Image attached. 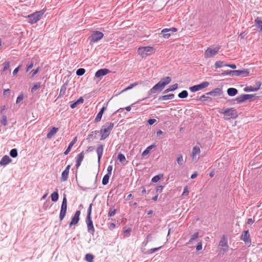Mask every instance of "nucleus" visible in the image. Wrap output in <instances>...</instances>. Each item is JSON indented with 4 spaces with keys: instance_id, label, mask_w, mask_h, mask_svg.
I'll list each match as a JSON object with an SVG mask.
<instances>
[{
    "instance_id": "f257e3e1",
    "label": "nucleus",
    "mask_w": 262,
    "mask_h": 262,
    "mask_svg": "<svg viewBox=\"0 0 262 262\" xmlns=\"http://www.w3.org/2000/svg\"><path fill=\"white\" fill-rule=\"evenodd\" d=\"M171 80V79L170 77H166L162 78L148 92L147 97L138 100L136 101V103H139L141 101L149 98L150 96L152 94H155L161 91L167 84L170 82Z\"/></svg>"
},
{
    "instance_id": "f03ea898",
    "label": "nucleus",
    "mask_w": 262,
    "mask_h": 262,
    "mask_svg": "<svg viewBox=\"0 0 262 262\" xmlns=\"http://www.w3.org/2000/svg\"><path fill=\"white\" fill-rule=\"evenodd\" d=\"M114 126V123L112 122H106L103 126L99 132L101 134V140H105L110 134Z\"/></svg>"
},
{
    "instance_id": "7ed1b4c3",
    "label": "nucleus",
    "mask_w": 262,
    "mask_h": 262,
    "mask_svg": "<svg viewBox=\"0 0 262 262\" xmlns=\"http://www.w3.org/2000/svg\"><path fill=\"white\" fill-rule=\"evenodd\" d=\"M249 74L248 69H242L241 70L227 71L222 73L223 75H231L232 76L247 77Z\"/></svg>"
},
{
    "instance_id": "20e7f679",
    "label": "nucleus",
    "mask_w": 262,
    "mask_h": 262,
    "mask_svg": "<svg viewBox=\"0 0 262 262\" xmlns=\"http://www.w3.org/2000/svg\"><path fill=\"white\" fill-rule=\"evenodd\" d=\"M45 12V10H42L29 15L27 16L28 18V22L32 24L37 23L39 20H40Z\"/></svg>"
},
{
    "instance_id": "39448f33",
    "label": "nucleus",
    "mask_w": 262,
    "mask_h": 262,
    "mask_svg": "<svg viewBox=\"0 0 262 262\" xmlns=\"http://www.w3.org/2000/svg\"><path fill=\"white\" fill-rule=\"evenodd\" d=\"M220 113L224 115V118L227 120L235 119L238 116L236 111L233 108H227L222 111Z\"/></svg>"
},
{
    "instance_id": "423d86ee",
    "label": "nucleus",
    "mask_w": 262,
    "mask_h": 262,
    "mask_svg": "<svg viewBox=\"0 0 262 262\" xmlns=\"http://www.w3.org/2000/svg\"><path fill=\"white\" fill-rule=\"evenodd\" d=\"M256 97V94H242L237 97L236 100L238 103H241L246 100H248L250 102L252 101L255 100Z\"/></svg>"
},
{
    "instance_id": "0eeeda50",
    "label": "nucleus",
    "mask_w": 262,
    "mask_h": 262,
    "mask_svg": "<svg viewBox=\"0 0 262 262\" xmlns=\"http://www.w3.org/2000/svg\"><path fill=\"white\" fill-rule=\"evenodd\" d=\"M154 48L149 46L140 47L138 49V53L140 56L144 57L150 55L154 52Z\"/></svg>"
},
{
    "instance_id": "6e6552de",
    "label": "nucleus",
    "mask_w": 262,
    "mask_h": 262,
    "mask_svg": "<svg viewBox=\"0 0 262 262\" xmlns=\"http://www.w3.org/2000/svg\"><path fill=\"white\" fill-rule=\"evenodd\" d=\"M67 210V199L66 196L64 195L61 205V209L59 214L60 221H62L65 217Z\"/></svg>"
},
{
    "instance_id": "1a4fd4ad",
    "label": "nucleus",
    "mask_w": 262,
    "mask_h": 262,
    "mask_svg": "<svg viewBox=\"0 0 262 262\" xmlns=\"http://www.w3.org/2000/svg\"><path fill=\"white\" fill-rule=\"evenodd\" d=\"M103 33L99 31H94L89 37L90 43L96 42L101 39L103 37Z\"/></svg>"
},
{
    "instance_id": "9d476101",
    "label": "nucleus",
    "mask_w": 262,
    "mask_h": 262,
    "mask_svg": "<svg viewBox=\"0 0 262 262\" xmlns=\"http://www.w3.org/2000/svg\"><path fill=\"white\" fill-rule=\"evenodd\" d=\"M220 47H216L214 49L208 48L204 53V57L205 58H209L213 57L217 54Z\"/></svg>"
},
{
    "instance_id": "9b49d317",
    "label": "nucleus",
    "mask_w": 262,
    "mask_h": 262,
    "mask_svg": "<svg viewBox=\"0 0 262 262\" xmlns=\"http://www.w3.org/2000/svg\"><path fill=\"white\" fill-rule=\"evenodd\" d=\"M209 85V83L208 81H204L199 84L190 87L189 89L191 92H195L204 88H207Z\"/></svg>"
},
{
    "instance_id": "f8f14e48",
    "label": "nucleus",
    "mask_w": 262,
    "mask_h": 262,
    "mask_svg": "<svg viewBox=\"0 0 262 262\" xmlns=\"http://www.w3.org/2000/svg\"><path fill=\"white\" fill-rule=\"evenodd\" d=\"M241 239L246 244L249 246L251 244L250 234L248 230H245L243 232L241 235Z\"/></svg>"
},
{
    "instance_id": "ddd939ff",
    "label": "nucleus",
    "mask_w": 262,
    "mask_h": 262,
    "mask_svg": "<svg viewBox=\"0 0 262 262\" xmlns=\"http://www.w3.org/2000/svg\"><path fill=\"white\" fill-rule=\"evenodd\" d=\"M85 222L88 227V232L93 235L95 232V228L93 225V223L92 219L86 218Z\"/></svg>"
},
{
    "instance_id": "4468645a",
    "label": "nucleus",
    "mask_w": 262,
    "mask_h": 262,
    "mask_svg": "<svg viewBox=\"0 0 262 262\" xmlns=\"http://www.w3.org/2000/svg\"><path fill=\"white\" fill-rule=\"evenodd\" d=\"M219 247L222 249L224 252H226L228 250L227 239L225 238L224 235L222 237L220 241Z\"/></svg>"
},
{
    "instance_id": "2eb2a0df",
    "label": "nucleus",
    "mask_w": 262,
    "mask_h": 262,
    "mask_svg": "<svg viewBox=\"0 0 262 262\" xmlns=\"http://www.w3.org/2000/svg\"><path fill=\"white\" fill-rule=\"evenodd\" d=\"M80 214V210H77L76 212L75 213L74 216L72 218V220L71 222L70 223L69 226L71 227L73 225L77 224L79 220V216Z\"/></svg>"
},
{
    "instance_id": "dca6fc26",
    "label": "nucleus",
    "mask_w": 262,
    "mask_h": 262,
    "mask_svg": "<svg viewBox=\"0 0 262 262\" xmlns=\"http://www.w3.org/2000/svg\"><path fill=\"white\" fill-rule=\"evenodd\" d=\"M200 148L199 146H195L192 148V151L191 154V158L192 160H198L199 158V155L200 154Z\"/></svg>"
},
{
    "instance_id": "f3484780",
    "label": "nucleus",
    "mask_w": 262,
    "mask_h": 262,
    "mask_svg": "<svg viewBox=\"0 0 262 262\" xmlns=\"http://www.w3.org/2000/svg\"><path fill=\"white\" fill-rule=\"evenodd\" d=\"M261 83L260 81L256 82V86L253 87L252 86H246L244 89V91L246 92H255L260 89Z\"/></svg>"
},
{
    "instance_id": "a211bd4d",
    "label": "nucleus",
    "mask_w": 262,
    "mask_h": 262,
    "mask_svg": "<svg viewBox=\"0 0 262 262\" xmlns=\"http://www.w3.org/2000/svg\"><path fill=\"white\" fill-rule=\"evenodd\" d=\"M110 72V71L107 69H101L98 70L95 75V76L97 78H101V77L106 75Z\"/></svg>"
},
{
    "instance_id": "6ab92c4d",
    "label": "nucleus",
    "mask_w": 262,
    "mask_h": 262,
    "mask_svg": "<svg viewBox=\"0 0 262 262\" xmlns=\"http://www.w3.org/2000/svg\"><path fill=\"white\" fill-rule=\"evenodd\" d=\"M84 158V152L82 151L79 154H78L76 157V168H78L80 166L81 162L83 161Z\"/></svg>"
},
{
    "instance_id": "aec40b11",
    "label": "nucleus",
    "mask_w": 262,
    "mask_h": 262,
    "mask_svg": "<svg viewBox=\"0 0 262 262\" xmlns=\"http://www.w3.org/2000/svg\"><path fill=\"white\" fill-rule=\"evenodd\" d=\"M103 145L102 144H99L98 145L96 149V152L98 156V161L99 163L100 162V159L103 155Z\"/></svg>"
},
{
    "instance_id": "412c9836",
    "label": "nucleus",
    "mask_w": 262,
    "mask_h": 262,
    "mask_svg": "<svg viewBox=\"0 0 262 262\" xmlns=\"http://www.w3.org/2000/svg\"><path fill=\"white\" fill-rule=\"evenodd\" d=\"M222 93V90L220 88H215L212 91L206 93V95H209L213 96H220Z\"/></svg>"
},
{
    "instance_id": "4be33fe9",
    "label": "nucleus",
    "mask_w": 262,
    "mask_h": 262,
    "mask_svg": "<svg viewBox=\"0 0 262 262\" xmlns=\"http://www.w3.org/2000/svg\"><path fill=\"white\" fill-rule=\"evenodd\" d=\"M12 161L11 159L8 156H4L0 161V165L2 166H6Z\"/></svg>"
},
{
    "instance_id": "5701e85b",
    "label": "nucleus",
    "mask_w": 262,
    "mask_h": 262,
    "mask_svg": "<svg viewBox=\"0 0 262 262\" xmlns=\"http://www.w3.org/2000/svg\"><path fill=\"white\" fill-rule=\"evenodd\" d=\"M58 128L55 127H53L50 128V130L47 134V137L48 139H51L52 137L57 133Z\"/></svg>"
},
{
    "instance_id": "b1692460",
    "label": "nucleus",
    "mask_w": 262,
    "mask_h": 262,
    "mask_svg": "<svg viewBox=\"0 0 262 262\" xmlns=\"http://www.w3.org/2000/svg\"><path fill=\"white\" fill-rule=\"evenodd\" d=\"M106 109V107H105V106H103L101 108V109L99 112V113L97 114V115L95 119V122H98L101 120V119L102 118L103 114Z\"/></svg>"
},
{
    "instance_id": "393cba45",
    "label": "nucleus",
    "mask_w": 262,
    "mask_h": 262,
    "mask_svg": "<svg viewBox=\"0 0 262 262\" xmlns=\"http://www.w3.org/2000/svg\"><path fill=\"white\" fill-rule=\"evenodd\" d=\"M84 102V99L82 97H80L76 101L74 102H70V107L72 108H74L80 104H82Z\"/></svg>"
},
{
    "instance_id": "a878e982",
    "label": "nucleus",
    "mask_w": 262,
    "mask_h": 262,
    "mask_svg": "<svg viewBox=\"0 0 262 262\" xmlns=\"http://www.w3.org/2000/svg\"><path fill=\"white\" fill-rule=\"evenodd\" d=\"M77 139V137H75L74 138V139L72 141H71L69 144V146L67 148V149L65 150V151L64 152V155H67L69 152L71 151V148L72 147H73V146L75 144V143L76 142Z\"/></svg>"
},
{
    "instance_id": "bb28decb",
    "label": "nucleus",
    "mask_w": 262,
    "mask_h": 262,
    "mask_svg": "<svg viewBox=\"0 0 262 262\" xmlns=\"http://www.w3.org/2000/svg\"><path fill=\"white\" fill-rule=\"evenodd\" d=\"M174 95L173 94H170L169 95H163V96H160V97H159L158 100L159 101L167 100L169 99H172L174 98Z\"/></svg>"
},
{
    "instance_id": "cd10ccee",
    "label": "nucleus",
    "mask_w": 262,
    "mask_h": 262,
    "mask_svg": "<svg viewBox=\"0 0 262 262\" xmlns=\"http://www.w3.org/2000/svg\"><path fill=\"white\" fill-rule=\"evenodd\" d=\"M238 93V91L235 88H230L227 89V94L230 96H234Z\"/></svg>"
},
{
    "instance_id": "c85d7f7f",
    "label": "nucleus",
    "mask_w": 262,
    "mask_h": 262,
    "mask_svg": "<svg viewBox=\"0 0 262 262\" xmlns=\"http://www.w3.org/2000/svg\"><path fill=\"white\" fill-rule=\"evenodd\" d=\"M156 147V145L155 144H152L149 146H148L142 152V157H144L145 156H146L147 155H148L150 151L153 149L154 148H155Z\"/></svg>"
},
{
    "instance_id": "c756f323",
    "label": "nucleus",
    "mask_w": 262,
    "mask_h": 262,
    "mask_svg": "<svg viewBox=\"0 0 262 262\" xmlns=\"http://www.w3.org/2000/svg\"><path fill=\"white\" fill-rule=\"evenodd\" d=\"M254 21L259 31H262V20L261 18L257 17Z\"/></svg>"
},
{
    "instance_id": "7c9ffc66",
    "label": "nucleus",
    "mask_w": 262,
    "mask_h": 262,
    "mask_svg": "<svg viewBox=\"0 0 262 262\" xmlns=\"http://www.w3.org/2000/svg\"><path fill=\"white\" fill-rule=\"evenodd\" d=\"M178 87V84L177 83L174 84L172 85H171L169 88L166 89L163 93H167L169 92L174 91L175 90L177 89Z\"/></svg>"
},
{
    "instance_id": "2f4dec72",
    "label": "nucleus",
    "mask_w": 262,
    "mask_h": 262,
    "mask_svg": "<svg viewBox=\"0 0 262 262\" xmlns=\"http://www.w3.org/2000/svg\"><path fill=\"white\" fill-rule=\"evenodd\" d=\"M163 177V174H162V173H160L158 175H156L152 178L151 182L153 183H156V182H158Z\"/></svg>"
},
{
    "instance_id": "473e14b6",
    "label": "nucleus",
    "mask_w": 262,
    "mask_h": 262,
    "mask_svg": "<svg viewBox=\"0 0 262 262\" xmlns=\"http://www.w3.org/2000/svg\"><path fill=\"white\" fill-rule=\"evenodd\" d=\"M117 158L119 160V161L121 162L122 164H124V162H127L125 157L123 154L121 153L118 154Z\"/></svg>"
},
{
    "instance_id": "72a5a7b5",
    "label": "nucleus",
    "mask_w": 262,
    "mask_h": 262,
    "mask_svg": "<svg viewBox=\"0 0 262 262\" xmlns=\"http://www.w3.org/2000/svg\"><path fill=\"white\" fill-rule=\"evenodd\" d=\"M51 200L53 202H56L58 200L59 195L57 191H54L51 195Z\"/></svg>"
},
{
    "instance_id": "f704fd0d",
    "label": "nucleus",
    "mask_w": 262,
    "mask_h": 262,
    "mask_svg": "<svg viewBox=\"0 0 262 262\" xmlns=\"http://www.w3.org/2000/svg\"><path fill=\"white\" fill-rule=\"evenodd\" d=\"M69 172L63 170L61 174V181H66L68 179Z\"/></svg>"
},
{
    "instance_id": "c9c22d12",
    "label": "nucleus",
    "mask_w": 262,
    "mask_h": 262,
    "mask_svg": "<svg viewBox=\"0 0 262 262\" xmlns=\"http://www.w3.org/2000/svg\"><path fill=\"white\" fill-rule=\"evenodd\" d=\"M4 67L3 69V73L6 72L7 71L10 73V71L9 70L10 67V62L9 61L5 62L4 63Z\"/></svg>"
},
{
    "instance_id": "e433bc0d",
    "label": "nucleus",
    "mask_w": 262,
    "mask_h": 262,
    "mask_svg": "<svg viewBox=\"0 0 262 262\" xmlns=\"http://www.w3.org/2000/svg\"><path fill=\"white\" fill-rule=\"evenodd\" d=\"M188 95V92L186 90H184L178 94V97L180 98H186L187 97Z\"/></svg>"
},
{
    "instance_id": "4c0bfd02",
    "label": "nucleus",
    "mask_w": 262,
    "mask_h": 262,
    "mask_svg": "<svg viewBox=\"0 0 262 262\" xmlns=\"http://www.w3.org/2000/svg\"><path fill=\"white\" fill-rule=\"evenodd\" d=\"M110 175L106 174L102 179V183L103 185H106L108 183Z\"/></svg>"
},
{
    "instance_id": "58836bf2",
    "label": "nucleus",
    "mask_w": 262,
    "mask_h": 262,
    "mask_svg": "<svg viewBox=\"0 0 262 262\" xmlns=\"http://www.w3.org/2000/svg\"><path fill=\"white\" fill-rule=\"evenodd\" d=\"M94 256L91 254H86L85 256V259L88 262H93Z\"/></svg>"
},
{
    "instance_id": "ea45409f",
    "label": "nucleus",
    "mask_w": 262,
    "mask_h": 262,
    "mask_svg": "<svg viewBox=\"0 0 262 262\" xmlns=\"http://www.w3.org/2000/svg\"><path fill=\"white\" fill-rule=\"evenodd\" d=\"M17 155V150L16 148H13L10 151V156L12 158H16Z\"/></svg>"
},
{
    "instance_id": "a19ab883",
    "label": "nucleus",
    "mask_w": 262,
    "mask_h": 262,
    "mask_svg": "<svg viewBox=\"0 0 262 262\" xmlns=\"http://www.w3.org/2000/svg\"><path fill=\"white\" fill-rule=\"evenodd\" d=\"M225 64H226L224 63V61L219 60L215 62L214 66L216 68H220L225 66Z\"/></svg>"
},
{
    "instance_id": "79ce46f5",
    "label": "nucleus",
    "mask_w": 262,
    "mask_h": 262,
    "mask_svg": "<svg viewBox=\"0 0 262 262\" xmlns=\"http://www.w3.org/2000/svg\"><path fill=\"white\" fill-rule=\"evenodd\" d=\"M40 86H41V82H40L34 83V85L33 86V87L31 89V92L32 93H33L36 90L39 89L40 87Z\"/></svg>"
},
{
    "instance_id": "37998d69",
    "label": "nucleus",
    "mask_w": 262,
    "mask_h": 262,
    "mask_svg": "<svg viewBox=\"0 0 262 262\" xmlns=\"http://www.w3.org/2000/svg\"><path fill=\"white\" fill-rule=\"evenodd\" d=\"M138 84H139V83L138 82H134V83H132L131 84H130L128 86H127L126 88L124 89L122 91V92H125V91H126L127 90H129L133 89L134 87L138 85Z\"/></svg>"
},
{
    "instance_id": "c03bdc74",
    "label": "nucleus",
    "mask_w": 262,
    "mask_h": 262,
    "mask_svg": "<svg viewBox=\"0 0 262 262\" xmlns=\"http://www.w3.org/2000/svg\"><path fill=\"white\" fill-rule=\"evenodd\" d=\"M176 31H177V29L176 28L173 27V28H171L170 29H167V28L164 29L162 31V32H164V33L170 32H175Z\"/></svg>"
},
{
    "instance_id": "a18cd8bd",
    "label": "nucleus",
    "mask_w": 262,
    "mask_h": 262,
    "mask_svg": "<svg viewBox=\"0 0 262 262\" xmlns=\"http://www.w3.org/2000/svg\"><path fill=\"white\" fill-rule=\"evenodd\" d=\"M92 206H93V204L92 203L90 204L89 208L88 209L87 215H86V218H91Z\"/></svg>"
},
{
    "instance_id": "49530a36",
    "label": "nucleus",
    "mask_w": 262,
    "mask_h": 262,
    "mask_svg": "<svg viewBox=\"0 0 262 262\" xmlns=\"http://www.w3.org/2000/svg\"><path fill=\"white\" fill-rule=\"evenodd\" d=\"M99 133V132L98 130H95L93 132H92L89 135H88V138L89 139H92V138H96V136L94 135H96Z\"/></svg>"
},
{
    "instance_id": "de8ad7c7",
    "label": "nucleus",
    "mask_w": 262,
    "mask_h": 262,
    "mask_svg": "<svg viewBox=\"0 0 262 262\" xmlns=\"http://www.w3.org/2000/svg\"><path fill=\"white\" fill-rule=\"evenodd\" d=\"M85 72V70L84 69L80 68L76 71V75L78 76H82L84 74Z\"/></svg>"
},
{
    "instance_id": "09e8293b",
    "label": "nucleus",
    "mask_w": 262,
    "mask_h": 262,
    "mask_svg": "<svg viewBox=\"0 0 262 262\" xmlns=\"http://www.w3.org/2000/svg\"><path fill=\"white\" fill-rule=\"evenodd\" d=\"M66 89V86L64 85H63L61 87L59 97L62 96L65 94Z\"/></svg>"
},
{
    "instance_id": "8fccbe9b",
    "label": "nucleus",
    "mask_w": 262,
    "mask_h": 262,
    "mask_svg": "<svg viewBox=\"0 0 262 262\" xmlns=\"http://www.w3.org/2000/svg\"><path fill=\"white\" fill-rule=\"evenodd\" d=\"M199 236V233L196 232L191 236V237L189 241V243L192 242L193 241L196 239Z\"/></svg>"
},
{
    "instance_id": "3c124183",
    "label": "nucleus",
    "mask_w": 262,
    "mask_h": 262,
    "mask_svg": "<svg viewBox=\"0 0 262 262\" xmlns=\"http://www.w3.org/2000/svg\"><path fill=\"white\" fill-rule=\"evenodd\" d=\"M1 123L4 126L7 125V117L6 115H4L3 116V118L1 120Z\"/></svg>"
},
{
    "instance_id": "603ef678",
    "label": "nucleus",
    "mask_w": 262,
    "mask_h": 262,
    "mask_svg": "<svg viewBox=\"0 0 262 262\" xmlns=\"http://www.w3.org/2000/svg\"><path fill=\"white\" fill-rule=\"evenodd\" d=\"M24 99V94L23 93L19 94L17 97L16 101V103L18 104L22 101Z\"/></svg>"
},
{
    "instance_id": "864d4df0",
    "label": "nucleus",
    "mask_w": 262,
    "mask_h": 262,
    "mask_svg": "<svg viewBox=\"0 0 262 262\" xmlns=\"http://www.w3.org/2000/svg\"><path fill=\"white\" fill-rule=\"evenodd\" d=\"M162 248V246H160L159 247H158V248H151L150 249V250H148V254H151V253H153L156 251H158L159 250H160L161 248Z\"/></svg>"
},
{
    "instance_id": "5fc2aeb1",
    "label": "nucleus",
    "mask_w": 262,
    "mask_h": 262,
    "mask_svg": "<svg viewBox=\"0 0 262 262\" xmlns=\"http://www.w3.org/2000/svg\"><path fill=\"white\" fill-rule=\"evenodd\" d=\"M116 210L115 209L112 210V208H110L108 213V216L109 217H112L114 216L116 213Z\"/></svg>"
},
{
    "instance_id": "6e6d98bb",
    "label": "nucleus",
    "mask_w": 262,
    "mask_h": 262,
    "mask_svg": "<svg viewBox=\"0 0 262 262\" xmlns=\"http://www.w3.org/2000/svg\"><path fill=\"white\" fill-rule=\"evenodd\" d=\"M178 164L180 165H182L183 163V156L181 155L177 159Z\"/></svg>"
},
{
    "instance_id": "4d7b16f0",
    "label": "nucleus",
    "mask_w": 262,
    "mask_h": 262,
    "mask_svg": "<svg viewBox=\"0 0 262 262\" xmlns=\"http://www.w3.org/2000/svg\"><path fill=\"white\" fill-rule=\"evenodd\" d=\"M188 193H189V190H188V186H186L184 188V190H183V193H182V195L183 196H187V195H188Z\"/></svg>"
},
{
    "instance_id": "13d9d810",
    "label": "nucleus",
    "mask_w": 262,
    "mask_h": 262,
    "mask_svg": "<svg viewBox=\"0 0 262 262\" xmlns=\"http://www.w3.org/2000/svg\"><path fill=\"white\" fill-rule=\"evenodd\" d=\"M162 37L165 38H168L170 36V33L169 32H162Z\"/></svg>"
},
{
    "instance_id": "bf43d9fd",
    "label": "nucleus",
    "mask_w": 262,
    "mask_h": 262,
    "mask_svg": "<svg viewBox=\"0 0 262 262\" xmlns=\"http://www.w3.org/2000/svg\"><path fill=\"white\" fill-rule=\"evenodd\" d=\"M10 90L9 89H6V90H4V93H3V95L5 96L8 97L10 95Z\"/></svg>"
},
{
    "instance_id": "052dcab7",
    "label": "nucleus",
    "mask_w": 262,
    "mask_h": 262,
    "mask_svg": "<svg viewBox=\"0 0 262 262\" xmlns=\"http://www.w3.org/2000/svg\"><path fill=\"white\" fill-rule=\"evenodd\" d=\"M202 249V243L201 242H199L196 246V251H200Z\"/></svg>"
},
{
    "instance_id": "680f3d73",
    "label": "nucleus",
    "mask_w": 262,
    "mask_h": 262,
    "mask_svg": "<svg viewBox=\"0 0 262 262\" xmlns=\"http://www.w3.org/2000/svg\"><path fill=\"white\" fill-rule=\"evenodd\" d=\"M208 99H210V98L208 96H206V95H203L201 96L200 100L202 101H204L208 100Z\"/></svg>"
},
{
    "instance_id": "e2e57ef3",
    "label": "nucleus",
    "mask_w": 262,
    "mask_h": 262,
    "mask_svg": "<svg viewBox=\"0 0 262 262\" xmlns=\"http://www.w3.org/2000/svg\"><path fill=\"white\" fill-rule=\"evenodd\" d=\"M112 169H113V166L112 165H109L107 167V174L111 176L112 174Z\"/></svg>"
},
{
    "instance_id": "0e129e2a",
    "label": "nucleus",
    "mask_w": 262,
    "mask_h": 262,
    "mask_svg": "<svg viewBox=\"0 0 262 262\" xmlns=\"http://www.w3.org/2000/svg\"><path fill=\"white\" fill-rule=\"evenodd\" d=\"M163 188V187L162 185H159V186H157L156 188L157 192L161 193L162 191Z\"/></svg>"
},
{
    "instance_id": "69168bd1",
    "label": "nucleus",
    "mask_w": 262,
    "mask_h": 262,
    "mask_svg": "<svg viewBox=\"0 0 262 262\" xmlns=\"http://www.w3.org/2000/svg\"><path fill=\"white\" fill-rule=\"evenodd\" d=\"M147 122L149 125H152L156 122V120L155 119H149Z\"/></svg>"
},
{
    "instance_id": "338daca9",
    "label": "nucleus",
    "mask_w": 262,
    "mask_h": 262,
    "mask_svg": "<svg viewBox=\"0 0 262 262\" xmlns=\"http://www.w3.org/2000/svg\"><path fill=\"white\" fill-rule=\"evenodd\" d=\"M225 66L230 67V68L233 69H235L236 68V65L234 64H225Z\"/></svg>"
},
{
    "instance_id": "774afa93",
    "label": "nucleus",
    "mask_w": 262,
    "mask_h": 262,
    "mask_svg": "<svg viewBox=\"0 0 262 262\" xmlns=\"http://www.w3.org/2000/svg\"><path fill=\"white\" fill-rule=\"evenodd\" d=\"M116 226V225L115 223H111L109 226H108V228L110 229V230H113L114 228H115Z\"/></svg>"
}]
</instances>
